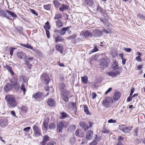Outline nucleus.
<instances>
[{
    "label": "nucleus",
    "instance_id": "nucleus-36",
    "mask_svg": "<svg viewBox=\"0 0 145 145\" xmlns=\"http://www.w3.org/2000/svg\"><path fill=\"white\" fill-rule=\"evenodd\" d=\"M6 68L7 70L10 72L12 75H13L14 74V73L13 71L12 68L11 67L8 66H7Z\"/></svg>",
    "mask_w": 145,
    "mask_h": 145
},
{
    "label": "nucleus",
    "instance_id": "nucleus-24",
    "mask_svg": "<svg viewBox=\"0 0 145 145\" xmlns=\"http://www.w3.org/2000/svg\"><path fill=\"white\" fill-rule=\"evenodd\" d=\"M50 138L48 135H45L43 137V140L42 142V144L43 145L46 144L47 141L49 140Z\"/></svg>",
    "mask_w": 145,
    "mask_h": 145
},
{
    "label": "nucleus",
    "instance_id": "nucleus-61",
    "mask_svg": "<svg viewBox=\"0 0 145 145\" xmlns=\"http://www.w3.org/2000/svg\"><path fill=\"white\" fill-rule=\"evenodd\" d=\"M97 141L95 140H94L92 142L90 143V145H96L97 144Z\"/></svg>",
    "mask_w": 145,
    "mask_h": 145
},
{
    "label": "nucleus",
    "instance_id": "nucleus-21",
    "mask_svg": "<svg viewBox=\"0 0 145 145\" xmlns=\"http://www.w3.org/2000/svg\"><path fill=\"white\" fill-rule=\"evenodd\" d=\"M17 55L19 58L20 59H24V57H26L25 54L22 52H18L17 53Z\"/></svg>",
    "mask_w": 145,
    "mask_h": 145
},
{
    "label": "nucleus",
    "instance_id": "nucleus-33",
    "mask_svg": "<svg viewBox=\"0 0 145 145\" xmlns=\"http://www.w3.org/2000/svg\"><path fill=\"white\" fill-rule=\"evenodd\" d=\"M48 120L49 119L47 120V119H46L44 120L43 123L44 127L46 129H47L48 128Z\"/></svg>",
    "mask_w": 145,
    "mask_h": 145
},
{
    "label": "nucleus",
    "instance_id": "nucleus-57",
    "mask_svg": "<svg viewBox=\"0 0 145 145\" xmlns=\"http://www.w3.org/2000/svg\"><path fill=\"white\" fill-rule=\"evenodd\" d=\"M16 29L18 30V31L19 32H21L22 30V28L19 26H17L16 27Z\"/></svg>",
    "mask_w": 145,
    "mask_h": 145
},
{
    "label": "nucleus",
    "instance_id": "nucleus-53",
    "mask_svg": "<svg viewBox=\"0 0 145 145\" xmlns=\"http://www.w3.org/2000/svg\"><path fill=\"white\" fill-rule=\"evenodd\" d=\"M30 11L33 14H34L36 16H37L38 15V13L35 12V10L33 9H30Z\"/></svg>",
    "mask_w": 145,
    "mask_h": 145
},
{
    "label": "nucleus",
    "instance_id": "nucleus-52",
    "mask_svg": "<svg viewBox=\"0 0 145 145\" xmlns=\"http://www.w3.org/2000/svg\"><path fill=\"white\" fill-rule=\"evenodd\" d=\"M31 129V127H28L24 128L23 129V131H25V132H29Z\"/></svg>",
    "mask_w": 145,
    "mask_h": 145
},
{
    "label": "nucleus",
    "instance_id": "nucleus-31",
    "mask_svg": "<svg viewBox=\"0 0 145 145\" xmlns=\"http://www.w3.org/2000/svg\"><path fill=\"white\" fill-rule=\"evenodd\" d=\"M7 13L10 15L12 18H16L17 16L14 12L8 10H7Z\"/></svg>",
    "mask_w": 145,
    "mask_h": 145
},
{
    "label": "nucleus",
    "instance_id": "nucleus-50",
    "mask_svg": "<svg viewBox=\"0 0 145 145\" xmlns=\"http://www.w3.org/2000/svg\"><path fill=\"white\" fill-rule=\"evenodd\" d=\"M103 13V16L105 18V20H107V19H108V17L107 14L104 11Z\"/></svg>",
    "mask_w": 145,
    "mask_h": 145
},
{
    "label": "nucleus",
    "instance_id": "nucleus-19",
    "mask_svg": "<svg viewBox=\"0 0 145 145\" xmlns=\"http://www.w3.org/2000/svg\"><path fill=\"white\" fill-rule=\"evenodd\" d=\"M100 65L101 66L103 67V68L106 67H107V63L105 59L103 58L101 59Z\"/></svg>",
    "mask_w": 145,
    "mask_h": 145
},
{
    "label": "nucleus",
    "instance_id": "nucleus-51",
    "mask_svg": "<svg viewBox=\"0 0 145 145\" xmlns=\"http://www.w3.org/2000/svg\"><path fill=\"white\" fill-rule=\"evenodd\" d=\"M125 125H120L119 126V129H120L123 131V132L124 131V128L125 127Z\"/></svg>",
    "mask_w": 145,
    "mask_h": 145
},
{
    "label": "nucleus",
    "instance_id": "nucleus-43",
    "mask_svg": "<svg viewBox=\"0 0 145 145\" xmlns=\"http://www.w3.org/2000/svg\"><path fill=\"white\" fill-rule=\"evenodd\" d=\"M21 111L24 113H26L28 111L27 107L24 106L23 105L21 107Z\"/></svg>",
    "mask_w": 145,
    "mask_h": 145
},
{
    "label": "nucleus",
    "instance_id": "nucleus-38",
    "mask_svg": "<svg viewBox=\"0 0 145 145\" xmlns=\"http://www.w3.org/2000/svg\"><path fill=\"white\" fill-rule=\"evenodd\" d=\"M64 40V39L61 37H56L55 39V41L56 42L63 41Z\"/></svg>",
    "mask_w": 145,
    "mask_h": 145
},
{
    "label": "nucleus",
    "instance_id": "nucleus-29",
    "mask_svg": "<svg viewBox=\"0 0 145 145\" xmlns=\"http://www.w3.org/2000/svg\"><path fill=\"white\" fill-rule=\"evenodd\" d=\"M83 106L84 108V111L86 114L87 115H91V113L89 112L88 110V107L87 105H84Z\"/></svg>",
    "mask_w": 145,
    "mask_h": 145
},
{
    "label": "nucleus",
    "instance_id": "nucleus-26",
    "mask_svg": "<svg viewBox=\"0 0 145 145\" xmlns=\"http://www.w3.org/2000/svg\"><path fill=\"white\" fill-rule=\"evenodd\" d=\"M84 3L86 5L89 6H92L94 4L93 0H85Z\"/></svg>",
    "mask_w": 145,
    "mask_h": 145
},
{
    "label": "nucleus",
    "instance_id": "nucleus-7",
    "mask_svg": "<svg viewBox=\"0 0 145 145\" xmlns=\"http://www.w3.org/2000/svg\"><path fill=\"white\" fill-rule=\"evenodd\" d=\"M18 79L15 77H13L10 81V82L12 84V86L14 87L15 89L16 90H19L20 85L18 83Z\"/></svg>",
    "mask_w": 145,
    "mask_h": 145
},
{
    "label": "nucleus",
    "instance_id": "nucleus-9",
    "mask_svg": "<svg viewBox=\"0 0 145 145\" xmlns=\"http://www.w3.org/2000/svg\"><path fill=\"white\" fill-rule=\"evenodd\" d=\"M41 79L44 84L48 85L49 82L50 78L48 75L47 74L44 73L41 76Z\"/></svg>",
    "mask_w": 145,
    "mask_h": 145
},
{
    "label": "nucleus",
    "instance_id": "nucleus-32",
    "mask_svg": "<svg viewBox=\"0 0 145 145\" xmlns=\"http://www.w3.org/2000/svg\"><path fill=\"white\" fill-rule=\"evenodd\" d=\"M44 28L45 30H49L50 29V25L49 22L47 21L45 24V25L44 26Z\"/></svg>",
    "mask_w": 145,
    "mask_h": 145
},
{
    "label": "nucleus",
    "instance_id": "nucleus-28",
    "mask_svg": "<svg viewBox=\"0 0 145 145\" xmlns=\"http://www.w3.org/2000/svg\"><path fill=\"white\" fill-rule=\"evenodd\" d=\"M56 22V25L58 27H61L63 25V24L61 20L60 19L57 20Z\"/></svg>",
    "mask_w": 145,
    "mask_h": 145
},
{
    "label": "nucleus",
    "instance_id": "nucleus-20",
    "mask_svg": "<svg viewBox=\"0 0 145 145\" xmlns=\"http://www.w3.org/2000/svg\"><path fill=\"white\" fill-rule=\"evenodd\" d=\"M55 47L56 50L59 52L61 53L62 54L63 53V45L58 44L56 45Z\"/></svg>",
    "mask_w": 145,
    "mask_h": 145
},
{
    "label": "nucleus",
    "instance_id": "nucleus-39",
    "mask_svg": "<svg viewBox=\"0 0 145 145\" xmlns=\"http://www.w3.org/2000/svg\"><path fill=\"white\" fill-rule=\"evenodd\" d=\"M53 2L55 7L56 8H58L61 5L60 3L57 0H54Z\"/></svg>",
    "mask_w": 145,
    "mask_h": 145
},
{
    "label": "nucleus",
    "instance_id": "nucleus-2",
    "mask_svg": "<svg viewBox=\"0 0 145 145\" xmlns=\"http://www.w3.org/2000/svg\"><path fill=\"white\" fill-rule=\"evenodd\" d=\"M113 101L112 97H107L103 101L102 104L104 107L106 108H108L111 107V104L113 103Z\"/></svg>",
    "mask_w": 145,
    "mask_h": 145
},
{
    "label": "nucleus",
    "instance_id": "nucleus-40",
    "mask_svg": "<svg viewBox=\"0 0 145 145\" xmlns=\"http://www.w3.org/2000/svg\"><path fill=\"white\" fill-rule=\"evenodd\" d=\"M131 127H128L125 125L123 132L125 133H128L131 130Z\"/></svg>",
    "mask_w": 145,
    "mask_h": 145
},
{
    "label": "nucleus",
    "instance_id": "nucleus-14",
    "mask_svg": "<svg viewBox=\"0 0 145 145\" xmlns=\"http://www.w3.org/2000/svg\"><path fill=\"white\" fill-rule=\"evenodd\" d=\"M93 135V132L91 130L88 131L86 133V139L88 140H90L92 138Z\"/></svg>",
    "mask_w": 145,
    "mask_h": 145
},
{
    "label": "nucleus",
    "instance_id": "nucleus-22",
    "mask_svg": "<svg viewBox=\"0 0 145 145\" xmlns=\"http://www.w3.org/2000/svg\"><path fill=\"white\" fill-rule=\"evenodd\" d=\"M120 92H116L114 93L113 95V99L115 101H117L120 98Z\"/></svg>",
    "mask_w": 145,
    "mask_h": 145
},
{
    "label": "nucleus",
    "instance_id": "nucleus-58",
    "mask_svg": "<svg viewBox=\"0 0 145 145\" xmlns=\"http://www.w3.org/2000/svg\"><path fill=\"white\" fill-rule=\"evenodd\" d=\"M101 139V137L100 136H98L97 135H95V140L97 141Z\"/></svg>",
    "mask_w": 145,
    "mask_h": 145
},
{
    "label": "nucleus",
    "instance_id": "nucleus-16",
    "mask_svg": "<svg viewBox=\"0 0 145 145\" xmlns=\"http://www.w3.org/2000/svg\"><path fill=\"white\" fill-rule=\"evenodd\" d=\"M47 103L48 105L51 107L55 105V101L51 98H50L48 99Z\"/></svg>",
    "mask_w": 145,
    "mask_h": 145
},
{
    "label": "nucleus",
    "instance_id": "nucleus-62",
    "mask_svg": "<svg viewBox=\"0 0 145 145\" xmlns=\"http://www.w3.org/2000/svg\"><path fill=\"white\" fill-rule=\"evenodd\" d=\"M72 106L73 108H74L75 110L76 111L77 109L76 107V103H73L72 105Z\"/></svg>",
    "mask_w": 145,
    "mask_h": 145
},
{
    "label": "nucleus",
    "instance_id": "nucleus-64",
    "mask_svg": "<svg viewBox=\"0 0 145 145\" xmlns=\"http://www.w3.org/2000/svg\"><path fill=\"white\" fill-rule=\"evenodd\" d=\"M64 77L63 75H61L59 77V80L61 81H63L64 80Z\"/></svg>",
    "mask_w": 145,
    "mask_h": 145
},
{
    "label": "nucleus",
    "instance_id": "nucleus-47",
    "mask_svg": "<svg viewBox=\"0 0 145 145\" xmlns=\"http://www.w3.org/2000/svg\"><path fill=\"white\" fill-rule=\"evenodd\" d=\"M75 142V139L74 137H71L70 138V142L71 144H74Z\"/></svg>",
    "mask_w": 145,
    "mask_h": 145
},
{
    "label": "nucleus",
    "instance_id": "nucleus-25",
    "mask_svg": "<svg viewBox=\"0 0 145 145\" xmlns=\"http://www.w3.org/2000/svg\"><path fill=\"white\" fill-rule=\"evenodd\" d=\"M70 28V27H63L60 30V35H64L65 33L66 30L67 29H69Z\"/></svg>",
    "mask_w": 145,
    "mask_h": 145
},
{
    "label": "nucleus",
    "instance_id": "nucleus-6",
    "mask_svg": "<svg viewBox=\"0 0 145 145\" xmlns=\"http://www.w3.org/2000/svg\"><path fill=\"white\" fill-rule=\"evenodd\" d=\"M109 33L108 31L106 30L104 28H103L101 30L96 29L93 31V33L95 36H102L105 35Z\"/></svg>",
    "mask_w": 145,
    "mask_h": 145
},
{
    "label": "nucleus",
    "instance_id": "nucleus-55",
    "mask_svg": "<svg viewBox=\"0 0 145 145\" xmlns=\"http://www.w3.org/2000/svg\"><path fill=\"white\" fill-rule=\"evenodd\" d=\"M116 122V120H113L112 119H110L108 121V122L110 123H115Z\"/></svg>",
    "mask_w": 145,
    "mask_h": 145
},
{
    "label": "nucleus",
    "instance_id": "nucleus-41",
    "mask_svg": "<svg viewBox=\"0 0 145 145\" xmlns=\"http://www.w3.org/2000/svg\"><path fill=\"white\" fill-rule=\"evenodd\" d=\"M65 87V84L63 83H61L59 85V90L62 91Z\"/></svg>",
    "mask_w": 145,
    "mask_h": 145
},
{
    "label": "nucleus",
    "instance_id": "nucleus-59",
    "mask_svg": "<svg viewBox=\"0 0 145 145\" xmlns=\"http://www.w3.org/2000/svg\"><path fill=\"white\" fill-rule=\"evenodd\" d=\"M15 49V48H10V55L12 56L13 54V50Z\"/></svg>",
    "mask_w": 145,
    "mask_h": 145
},
{
    "label": "nucleus",
    "instance_id": "nucleus-1",
    "mask_svg": "<svg viewBox=\"0 0 145 145\" xmlns=\"http://www.w3.org/2000/svg\"><path fill=\"white\" fill-rule=\"evenodd\" d=\"M5 99L9 106L11 107H15L17 105V103L15 100V98L13 96H6Z\"/></svg>",
    "mask_w": 145,
    "mask_h": 145
},
{
    "label": "nucleus",
    "instance_id": "nucleus-46",
    "mask_svg": "<svg viewBox=\"0 0 145 145\" xmlns=\"http://www.w3.org/2000/svg\"><path fill=\"white\" fill-rule=\"evenodd\" d=\"M97 10L98 11H99L101 13H103L104 11V10L100 6H97Z\"/></svg>",
    "mask_w": 145,
    "mask_h": 145
},
{
    "label": "nucleus",
    "instance_id": "nucleus-48",
    "mask_svg": "<svg viewBox=\"0 0 145 145\" xmlns=\"http://www.w3.org/2000/svg\"><path fill=\"white\" fill-rule=\"evenodd\" d=\"M54 35H57V36H58V35H60V30H57L56 29L55 30L54 32Z\"/></svg>",
    "mask_w": 145,
    "mask_h": 145
},
{
    "label": "nucleus",
    "instance_id": "nucleus-23",
    "mask_svg": "<svg viewBox=\"0 0 145 145\" xmlns=\"http://www.w3.org/2000/svg\"><path fill=\"white\" fill-rule=\"evenodd\" d=\"M69 8V6L63 4L61 5V6L59 8V10L63 12L64 10H67Z\"/></svg>",
    "mask_w": 145,
    "mask_h": 145
},
{
    "label": "nucleus",
    "instance_id": "nucleus-13",
    "mask_svg": "<svg viewBox=\"0 0 145 145\" xmlns=\"http://www.w3.org/2000/svg\"><path fill=\"white\" fill-rule=\"evenodd\" d=\"M13 88V86L10 83L6 84L4 88V90L5 92H7L11 90Z\"/></svg>",
    "mask_w": 145,
    "mask_h": 145
},
{
    "label": "nucleus",
    "instance_id": "nucleus-44",
    "mask_svg": "<svg viewBox=\"0 0 145 145\" xmlns=\"http://www.w3.org/2000/svg\"><path fill=\"white\" fill-rule=\"evenodd\" d=\"M118 64L117 62H116L114 63V64L112 65V68L115 70H118Z\"/></svg>",
    "mask_w": 145,
    "mask_h": 145
},
{
    "label": "nucleus",
    "instance_id": "nucleus-10",
    "mask_svg": "<svg viewBox=\"0 0 145 145\" xmlns=\"http://www.w3.org/2000/svg\"><path fill=\"white\" fill-rule=\"evenodd\" d=\"M0 16L6 18L8 19L12 20L13 19L11 17L8 16L7 12V10H5L0 8Z\"/></svg>",
    "mask_w": 145,
    "mask_h": 145
},
{
    "label": "nucleus",
    "instance_id": "nucleus-27",
    "mask_svg": "<svg viewBox=\"0 0 145 145\" xmlns=\"http://www.w3.org/2000/svg\"><path fill=\"white\" fill-rule=\"evenodd\" d=\"M71 37V38L70 39H72V42L74 43H76L78 42L80 40V38L77 37Z\"/></svg>",
    "mask_w": 145,
    "mask_h": 145
},
{
    "label": "nucleus",
    "instance_id": "nucleus-18",
    "mask_svg": "<svg viewBox=\"0 0 145 145\" xmlns=\"http://www.w3.org/2000/svg\"><path fill=\"white\" fill-rule=\"evenodd\" d=\"M84 133L83 131L81 129L77 130L75 132V135L76 136L78 137H82L84 136Z\"/></svg>",
    "mask_w": 145,
    "mask_h": 145
},
{
    "label": "nucleus",
    "instance_id": "nucleus-35",
    "mask_svg": "<svg viewBox=\"0 0 145 145\" xmlns=\"http://www.w3.org/2000/svg\"><path fill=\"white\" fill-rule=\"evenodd\" d=\"M20 45L24 47L29 48L30 49H32V46H31L29 44H24L22 43H21Z\"/></svg>",
    "mask_w": 145,
    "mask_h": 145
},
{
    "label": "nucleus",
    "instance_id": "nucleus-45",
    "mask_svg": "<svg viewBox=\"0 0 145 145\" xmlns=\"http://www.w3.org/2000/svg\"><path fill=\"white\" fill-rule=\"evenodd\" d=\"M20 89L23 92L24 94H25V92L26 90L25 87V85L23 84H22L21 86L20 87Z\"/></svg>",
    "mask_w": 145,
    "mask_h": 145
},
{
    "label": "nucleus",
    "instance_id": "nucleus-63",
    "mask_svg": "<svg viewBox=\"0 0 145 145\" xmlns=\"http://www.w3.org/2000/svg\"><path fill=\"white\" fill-rule=\"evenodd\" d=\"M112 90V88H109L105 93V94L106 95L109 93Z\"/></svg>",
    "mask_w": 145,
    "mask_h": 145
},
{
    "label": "nucleus",
    "instance_id": "nucleus-8",
    "mask_svg": "<svg viewBox=\"0 0 145 145\" xmlns=\"http://www.w3.org/2000/svg\"><path fill=\"white\" fill-rule=\"evenodd\" d=\"M34 131L33 135L35 137H37L41 135V130L36 125H34L33 126Z\"/></svg>",
    "mask_w": 145,
    "mask_h": 145
},
{
    "label": "nucleus",
    "instance_id": "nucleus-12",
    "mask_svg": "<svg viewBox=\"0 0 145 145\" xmlns=\"http://www.w3.org/2000/svg\"><path fill=\"white\" fill-rule=\"evenodd\" d=\"M80 127L86 131L89 129V127L87 123L84 121H81L79 123Z\"/></svg>",
    "mask_w": 145,
    "mask_h": 145
},
{
    "label": "nucleus",
    "instance_id": "nucleus-30",
    "mask_svg": "<svg viewBox=\"0 0 145 145\" xmlns=\"http://www.w3.org/2000/svg\"><path fill=\"white\" fill-rule=\"evenodd\" d=\"M61 116H60V118L61 119H63L68 116V114L64 112H62L60 113Z\"/></svg>",
    "mask_w": 145,
    "mask_h": 145
},
{
    "label": "nucleus",
    "instance_id": "nucleus-34",
    "mask_svg": "<svg viewBox=\"0 0 145 145\" xmlns=\"http://www.w3.org/2000/svg\"><path fill=\"white\" fill-rule=\"evenodd\" d=\"M56 124L54 123H50L48 126V128L50 130H52L56 128Z\"/></svg>",
    "mask_w": 145,
    "mask_h": 145
},
{
    "label": "nucleus",
    "instance_id": "nucleus-42",
    "mask_svg": "<svg viewBox=\"0 0 145 145\" xmlns=\"http://www.w3.org/2000/svg\"><path fill=\"white\" fill-rule=\"evenodd\" d=\"M62 18V15L61 14H55V16L54 18V19H61Z\"/></svg>",
    "mask_w": 145,
    "mask_h": 145
},
{
    "label": "nucleus",
    "instance_id": "nucleus-17",
    "mask_svg": "<svg viewBox=\"0 0 145 145\" xmlns=\"http://www.w3.org/2000/svg\"><path fill=\"white\" fill-rule=\"evenodd\" d=\"M92 34L89 30L85 31H82L80 34V35L82 36H91Z\"/></svg>",
    "mask_w": 145,
    "mask_h": 145
},
{
    "label": "nucleus",
    "instance_id": "nucleus-11",
    "mask_svg": "<svg viewBox=\"0 0 145 145\" xmlns=\"http://www.w3.org/2000/svg\"><path fill=\"white\" fill-rule=\"evenodd\" d=\"M8 123V120L6 118H0V125L2 127L6 126Z\"/></svg>",
    "mask_w": 145,
    "mask_h": 145
},
{
    "label": "nucleus",
    "instance_id": "nucleus-37",
    "mask_svg": "<svg viewBox=\"0 0 145 145\" xmlns=\"http://www.w3.org/2000/svg\"><path fill=\"white\" fill-rule=\"evenodd\" d=\"M81 80L82 82L84 84H87L88 79L86 76H84L83 77H81Z\"/></svg>",
    "mask_w": 145,
    "mask_h": 145
},
{
    "label": "nucleus",
    "instance_id": "nucleus-49",
    "mask_svg": "<svg viewBox=\"0 0 145 145\" xmlns=\"http://www.w3.org/2000/svg\"><path fill=\"white\" fill-rule=\"evenodd\" d=\"M44 8L47 10H50L51 8L50 5H44L43 6Z\"/></svg>",
    "mask_w": 145,
    "mask_h": 145
},
{
    "label": "nucleus",
    "instance_id": "nucleus-56",
    "mask_svg": "<svg viewBox=\"0 0 145 145\" xmlns=\"http://www.w3.org/2000/svg\"><path fill=\"white\" fill-rule=\"evenodd\" d=\"M102 132L104 133H108L109 132V131L107 129H103L102 130Z\"/></svg>",
    "mask_w": 145,
    "mask_h": 145
},
{
    "label": "nucleus",
    "instance_id": "nucleus-3",
    "mask_svg": "<svg viewBox=\"0 0 145 145\" xmlns=\"http://www.w3.org/2000/svg\"><path fill=\"white\" fill-rule=\"evenodd\" d=\"M67 127V123L64 121H60L57 125V133H60L62 132V129L64 127L66 128Z\"/></svg>",
    "mask_w": 145,
    "mask_h": 145
},
{
    "label": "nucleus",
    "instance_id": "nucleus-54",
    "mask_svg": "<svg viewBox=\"0 0 145 145\" xmlns=\"http://www.w3.org/2000/svg\"><path fill=\"white\" fill-rule=\"evenodd\" d=\"M37 54L39 56L42 57L43 56L42 53L39 50H37L36 52Z\"/></svg>",
    "mask_w": 145,
    "mask_h": 145
},
{
    "label": "nucleus",
    "instance_id": "nucleus-60",
    "mask_svg": "<svg viewBox=\"0 0 145 145\" xmlns=\"http://www.w3.org/2000/svg\"><path fill=\"white\" fill-rule=\"evenodd\" d=\"M124 50L127 52H130L131 51V49L130 48H124Z\"/></svg>",
    "mask_w": 145,
    "mask_h": 145
},
{
    "label": "nucleus",
    "instance_id": "nucleus-5",
    "mask_svg": "<svg viewBox=\"0 0 145 145\" xmlns=\"http://www.w3.org/2000/svg\"><path fill=\"white\" fill-rule=\"evenodd\" d=\"M62 99L65 102H68L69 101V98L71 97L69 92L67 89L63 90L61 92Z\"/></svg>",
    "mask_w": 145,
    "mask_h": 145
},
{
    "label": "nucleus",
    "instance_id": "nucleus-15",
    "mask_svg": "<svg viewBox=\"0 0 145 145\" xmlns=\"http://www.w3.org/2000/svg\"><path fill=\"white\" fill-rule=\"evenodd\" d=\"M43 95L42 93L38 92L37 93H35L33 95V97L37 100L38 99H41L43 96Z\"/></svg>",
    "mask_w": 145,
    "mask_h": 145
},
{
    "label": "nucleus",
    "instance_id": "nucleus-4",
    "mask_svg": "<svg viewBox=\"0 0 145 145\" xmlns=\"http://www.w3.org/2000/svg\"><path fill=\"white\" fill-rule=\"evenodd\" d=\"M122 70V68L120 67L118 68V70H115L113 72H106V74L110 76L115 77L117 76L120 75Z\"/></svg>",
    "mask_w": 145,
    "mask_h": 145
}]
</instances>
